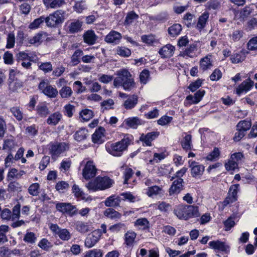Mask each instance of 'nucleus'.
<instances>
[{
  "mask_svg": "<svg viewBox=\"0 0 257 257\" xmlns=\"http://www.w3.org/2000/svg\"><path fill=\"white\" fill-rule=\"evenodd\" d=\"M209 246L215 250L227 253L229 251V246L224 242L220 240L212 241L209 242Z\"/></svg>",
  "mask_w": 257,
  "mask_h": 257,
  "instance_id": "16",
  "label": "nucleus"
},
{
  "mask_svg": "<svg viewBox=\"0 0 257 257\" xmlns=\"http://www.w3.org/2000/svg\"><path fill=\"white\" fill-rule=\"evenodd\" d=\"M138 98L136 95L130 96L123 102V106L126 109L134 108L138 103Z\"/></svg>",
  "mask_w": 257,
  "mask_h": 257,
  "instance_id": "25",
  "label": "nucleus"
},
{
  "mask_svg": "<svg viewBox=\"0 0 257 257\" xmlns=\"http://www.w3.org/2000/svg\"><path fill=\"white\" fill-rule=\"evenodd\" d=\"M72 192L74 196L78 198L83 199L84 198V193L79 187L74 184L72 187Z\"/></svg>",
  "mask_w": 257,
  "mask_h": 257,
  "instance_id": "60",
  "label": "nucleus"
},
{
  "mask_svg": "<svg viewBox=\"0 0 257 257\" xmlns=\"http://www.w3.org/2000/svg\"><path fill=\"white\" fill-rule=\"evenodd\" d=\"M247 49L250 51L257 50V36L252 38L247 43Z\"/></svg>",
  "mask_w": 257,
  "mask_h": 257,
  "instance_id": "64",
  "label": "nucleus"
},
{
  "mask_svg": "<svg viewBox=\"0 0 257 257\" xmlns=\"http://www.w3.org/2000/svg\"><path fill=\"white\" fill-rule=\"evenodd\" d=\"M118 75L121 80H133L131 74L126 70H122L119 71Z\"/></svg>",
  "mask_w": 257,
  "mask_h": 257,
  "instance_id": "56",
  "label": "nucleus"
},
{
  "mask_svg": "<svg viewBox=\"0 0 257 257\" xmlns=\"http://www.w3.org/2000/svg\"><path fill=\"white\" fill-rule=\"evenodd\" d=\"M225 167L228 171H234L238 168V163L230 158L225 164Z\"/></svg>",
  "mask_w": 257,
  "mask_h": 257,
  "instance_id": "48",
  "label": "nucleus"
},
{
  "mask_svg": "<svg viewBox=\"0 0 257 257\" xmlns=\"http://www.w3.org/2000/svg\"><path fill=\"white\" fill-rule=\"evenodd\" d=\"M16 146L15 141L12 139H6L4 141L3 150L11 152Z\"/></svg>",
  "mask_w": 257,
  "mask_h": 257,
  "instance_id": "39",
  "label": "nucleus"
},
{
  "mask_svg": "<svg viewBox=\"0 0 257 257\" xmlns=\"http://www.w3.org/2000/svg\"><path fill=\"white\" fill-rule=\"evenodd\" d=\"M112 181L107 177H97L94 181H90L86 186L89 190L96 191L104 190L111 187Z\"/></svg>",
  "mask_w": 257,
  "mask_h": 257,
  "instance_id": "3",
  "label": "nucleus"
},
{
  "mask_svg": "<svg viewBox=\"0 0 257 257\" xmlns=\"http://www.w3.org/2000/svg\"><path fill=\"white\" fill-rule=\"evenodd\" d=\"M220 151L217 148H215L213 151L210 153L206 157V159L210 161H216L218 159Z\"/></svg>",
  "mask_w": 257,
  "mask_h": 257,
  "instance_id": "47",
  "label": "nucleus"
},
{
  "mask_svg": "<svg viewBox=\"0 0 257 257\" xmlns=\"http://www.w3.org/2000/svg\"><path fill=\"white\" fill-rule=\"evenodd\" d=\"M191 140L192 137L190 135L185 134V136L183 137L180 143L183 150L186 151L192 150L193 145Z\"/></svg>",
  "mask_w": 257,
  "mask_h": 257,
  "instance_id": "26",
  "label": "nucleus"
},
{
  "mask_svg": "<svg viewBox=\"0 0 257 257\" xmlns=\"http://www.w3.org/2000/svg\"><path fill=\"white\" fill-rule=\"evenodd\" d=\"M84 165L82 170V176L86 180L90 179L96 175L97 169L93 161L83 160L81 165Z\"/></svg>",
  "mask_w": 257,
  "mask_h": 257,
  "instance_id": "5",
  "label": "nucleus"
},
{
  "mask_svg": "<svg viewBox=\"0 0 257 257\" xmlns=\"http://www.w3.org/2000/svg\"><path fill=\"white\" fill-rule=\"evenodd\" d=\"M45 7L48 9H58L65 4L64 0H43Z\"/></svg>",
  "mask_w": 257,
  "mask_h": 257,
  "instance_id": "19",
  "label": "nucleus"
},
{
  "mask_svg": "<svg viewBox=\"0 0 257 257\" xmlns=\"http://www.w3.org/2000/svg\"><path fill=\"white\" fill-rule=\"evenodd\" d=\"M251 126L250 120H243L240 121L236 125V130H241L244 133L249 130Z\"/></svg>",
  "mask_w": 257,
  "mask_h": 257,
  "instance_id": "38",
  "label": "nucleus"
},
{
  "mask_svg": "<svg viewBox=\"0 0 257 257\" xmlns=\"http://www.w3.org/2000/svg\"><path fill=\"white\" fill-rule=\"evenodd\" d=\"M253 85V81H243L236 89V93L240 95L249 91Z\"/></svg>",
  "mask_w": 257,
  "mask_h": 257,
  "instance_id": "22",
  "label": "nucleus"
},
{
  "mask_svg": "<svg viewBox=\"0 0 257 257\" xmlns=\"http://www.w3.org/2000/svg\"><path fill=\"white\" fill-rule=\"evenodd\" d=\"M36 114L40 117L45 118L50 114V110L45 102L39 103L36 107Z\"/></svg>",
  "mask_w": 257,
  "mask_h": 257,
  "instance_id": "17",
  "label": "nucleus"
},
{
  "mask_svg": "<svg viewBox=\"0 0 257 257\" xmlns=\"http://www.w3.org/2000/svg\"><path fill=\"white\" fill-rule=\"evenodd\" d=\"M56 208L59 212L71 216L77 213L76 207L69 203H57L56 204Z\"/></svg>",
  "mask_w": 257,
  "mask_h": 257,
  "instance_id": "7",
  "label": "nucleus"
},
{
  "mask_svg": "<svg viewBox=\"0 0 257 257\" xmlns=\"http://www.w3.org/2000/svg\"><path fill=\"white\" fill-rule=\"evenodd\" d=\"M173 212L178 219L184 220L200 216L198 207L195 205L179 204L175 206Z\"/></svg>",
  "mask_w": 257,
  "mask_h": 257,
  "instance_id": "2",
  "label": "nucleus"
},
{
  "mask_svg": "<svg viewBox=\"0 0 257 257\" xmlns=\"http://www.w3.org/2000/svg\"><path fill=\"white\" fill-rule=\"evenodd\" d=\"M209 13L205 12L199 17L198 22L196 25V28L199 31H200L205 28L209 18Z\"/></svg>",
  "mask_w": 257,
  "mask_h": 257,
  "instance_id": "30",
  "label": "nucleus"
},
{
  "mask_svg": "<svg viewBox=\"0 0 257 257\" xmlns=\"http://www.w3.org/2000/svg\"><path fill=\"white\" fill-rule=\"evenodd\" d=\"M134 137L130 134H125L123 138L116 142H107L105 144V150L110 155L115 157H121L127 150L128 146L133 144Z\"/></svg>",
  "mask_w": 257,
  "mask_h": 257,
  "instance_id": "1",
  "label": "nucleus"
},
{
  "mask_svg": "<svg viewBox=\"0 0 257 257\" xmlns=\"http://www.w3.org/2000/svg\"><path fill=\"white\" fill-rule=\"evenodd\" d=\"M49 227L62 240L67 241L71 238V234L67 229L61 228L57 224H51Z\"/></svg>",
  "mask_w": 257,
  "mask_h": 257,
  "instance_id": "6",
  "label": "nucleus"
},
{
  "mask_svg": "<svg viewBox=\"0 0 257 257\" xmlns=\"http://www.w3.org/2000/svg\"><path fill=\"white\" fill-rule=\"evenodd\" d=\"M122 38L120 33L115 31H111L105 37V41L108 43L118 44Z\"/></svg>",
  "mask_w": 257,
  "mask_h": 257,
  "instance_id": "15",
  "label": "nucleus"
},
{
  "mask_svg": "<svg viewBox=\"0 0 257 257\" xmlns=\"http://www.w3.org/2000/svg\"><path fill=\"white\" fill-rule=\"evenodd\" d=\"M189 163L192 177L200 178L204 172L205 167L195 161H192L190 163V161H189Z\"/></svg>",
  "mask_w": 257,
  "mask_h": 257,
  "instance_id": "9",
  "label": "nucleus"
},
{
  "mask_svg": "<svg viewBox=\"0 0 257 257\" xmlns=\"http://www.w3.org/2000/svg\"><path fill=\"white\" fill-rule=\"evenodd\" d=\"M21 205L19 203L15 205L13 208L12 212H11L12 220L14 221L20 216Z\"/></svg>",
  "mask_w": 257,
  "mask_h": 257,
  "instance_id": "50",
  "label": "nucleus"
},
{
  "mask_svg": "<svg viewBox=\"0 0 257 257\" xmlns=\"http://www.w3.org/2000/svg\"><path fill=\"white\" fill-rule=\"evenodd\" d=\"M175 49L174 46L171 44H167L160 49L159 53L162 58H168L173 56Z\"/></svg>",
  "mask_w": 257,
  "mask_h": 257,
  "instance_id": "18",
  "label": "nucleus"
},
{
  "mask_svg": "<svg viewBox=\"0 0 257 257\" xmlns=\"http://www.w3.org/2000/svg\"><path fill=\"white\" fill-rule=\"evenodd\" d=\"M40 185L37 183L32 184L28 188L29 194L33 196H36L39 194Z\"/></svg>",
  "mask_w": 257,
  "mask_h": 257,
  "instance_id": "51",
  "label": "nucleus"
},
{
  "mask_svg": "<svg viewBox=\"0 0 257 257\" xmlns=\"http://www.w3.org/2000/svg\"><path fill=\"white\" fill-rule=\"evenodd\" d=\"M39 89L49 97L54 98L58 95V91L55 88L48 85L45 81H41L39 85Z\"/></svg>",
  "mask_w": 257,
  "mask_h": 257,
  "instance_id": "10",
  "label": "nucleus"
},
{
  "mask_svg": "<svg viewBox=\"0 0 257 257\" xmlns=\"http://www.w3.org/2000/svg\"><path fill=\"white\" fill-rule=\"evenodd\" d=\"M137 237V233L132 230H128L124 235V244L128 247L134 245L135 242V239Z\"/></svg>",
  "mask_w": 257,
  "mask_h": 257,
  "instance_id": "20",
  "label": "nucleus"
},
{
  "mask_svg": "<svg viewBox=\"0 0 257 257\" xmlns=\"http://www.w3.org/2000/svg\"><path fill=\"white\" fill-rule=\"evenodd\" d=\"M143 123V121L138 117H128L124 119L123 124L128 127L136 129Z\"/></svg>",
  "mask_w": 257,
  "mask_h": 257,
  "instance_id": "21",
  "label": "nucleus"
},
{
  "mask_svg": "<svg viewBox=\"0 0 257 257\" xmlns=\"http://www.w3.org/2000/svg\"><path fill=\"white\" fill-rule=\"evenodd\" d=\"M22 189L21 185L17 182H11L8 185V191L11 192H15L21 191Z\"/></svg>",
  "mask_w": 257,
  "mask_h": 257,
  "instance_id": "62",
  "label": "nucleus"
},
{
  "mask_svg": "<svg viewBox=\"0 0 257 257\" xmlns=\"http://www.w3.org/2000/svg\"><path fill=\"white\" fill-rule=\"evenodd\" d=\"M146 194L150 197H154L157 195H162L163 194V190L159 186L154 185L148 187L146 189Z\"/></svg>",
  "mask_w": 257,
  "mask_h": 257,
  "instance_id": "24",
  "label": "nucleus"
},
{
  "mask_svg": "<svg viewBox=\"0 0 257 257\" xmlns=\"http://www.w3.org/2000/svg\"><path fill=\"white\" fill-rule=\"evenodd\" d=\"M83 51L80 49L76 50L71 57V63L76 65L80 62L79 57L83 55Z\"/></svg>",
  "mask_w": 257,
  "mask_h": 257,
  "instance_id": "53",
  "label": "nucleus"
},
{
  "mask_svg": "<svg viewBox=\"0 0 257 257\" xmlns=\"http://www.w3.org/2000/svg\"><path fill=\"white\" fill-rule=\"evenodd\" d=\"M141 40L144 43L148 45H152L156 41V38L153 35H143Z\"/></svg>",
  "mask_w": 257,
  "mask_h": 257,
  "instance_id": "63",
  "label": "nucleus"
},
{
  "mask_svg": "<svg viewBox=\"0 0 257 257\" xmlns=\"http://www.w3.org/2000/svg\"><path fill=\"white\" fill-rule=\"evenodd\" d=\"M11 111L14 116L18 120H21L23 118V113L20 108L17 106H14L11 108Z\"/></svg>",
  "mask_w": 257,
  "mask_h": 257,
  "instance_id": "58",
  "label": "nucleus"
},
{
  "mask_svg": "<svg viewBox=\"0 0 257 257\" xmlns=\"http://www.w3.org/2000/svg\"><path fill=\"white\" fill-rule=\"evenodd\" d=\"M121 83L125 90H131L135 87L134 81H114V84L116 86L117 84Z\"/></svg>",
  "mask_w": 257,
  "mask_h": 257,
  "instance_id": "44",
  "label": "nucleus"
},
{
  "mask_svg": "<svg viewBox=\"0 0 257 257\" xmlns=\"http://www.w3.org/2000/svg\"><path fill=\"white\" fill-rule=\"evenodd\" d=\"M182 30V26L179 24H175L170 27L168 31L172 37H176L179 35Z\"/></svg>",
  "mask_w": 257,
  "mask_h": 257,
  "instance_id": "36",
  "label": "nucleus"
},
{
  "mask_svg": "<svg viewBox=\"0 0 257 257\" xmlns=\"http://www.w3.org/2000/svg\"><path fill=\"white\" fill-rule=\"evenodd\" d=\"M69 184L65 181H59L56 185L55 188L59 192H64L69 188Z\"/></svg>",
  "mask_w": 257,
  "mask_h": 257,
  "instance_id": "55",
  "label": "nucleus"
},
{
  "mask_svg": "<svg viewBox=\"0 0 257 257\" xmlns=\"http://www.w3.org/2000/svg\"><path fill=\"white\" fill-rule=\"evenodd\" d=\"M88 136V130L84 127H81L75 132L74 138L76 141L80 142L86 139Z\"/></svg>",
  "mask_w": 257,
  "mask_h": 257,
  "instance_id": "31",
  "label": "nucleus"
},
{
  "mask_svg": "<svg viewBox=\"0 0 257 257\" xmlns=\"http://www.w3.org/2000/svg\"><path fill=\"white\" fill-rule=\"evenodd\" d=\"M104 215L107 218L115 221L121 217V214L120 213L111 208L106 209L104 212Z\"/></svg>",
  "mask_w": 257,
  "mask_h": 257,
  "instance_id": "32",
  "label": "nucleus"
},
{
  "mask_svg": "<svg viewBox=\"0 0 257 257\" xmlns=\"http://www.w3.org/2000/svg\"><path fill=\"white\" fill-rule=\"evenodd\" d=\"M134 226L140 229L146 230L150 227V222L146 218H140L134 222Z\"/></svg>",
  "mask_w": 257,
  "mask_h": 257,
  "instance_id": "34",
  "label": "nucleus"
},
{
  "mask_svg": "<svg viewBox=\"0 0 257 257\" xmlns=\"http://www.w3.org/2000/svg\"><path fill=\"white\" fill-rule=\"evenodd\" d=\"M24 151L25 150L23 148H20V149H19L15 157H14L15 161H17L18 160H21V163L22 164L26 163L27 162V160L26 159V158L23 157Z\"/></svg>",
  "mask_w": 257,
  "mask_h": 257,
  "instance_id": "54",
  "label": "nucleus"
},
{
  "mask_svg": "<svg viewBox=\"0 0 257 257\" xmlns=\"http://www.w3.org/2000/svg\"><path fill=\"white\" fill-rule=\"evenodd\" d=\"M116 51L117 54L124 57H128L131 54V50L124 47H118Z\"/></svg>",
  "mask_w": 257,
  "mask_h": 257,
  "instance_id": "61",
  "label": "nucleus"
},
{
  "mask_svg": "<svg viewBox=\"0 0 257 257\" xmlns=\"http://www.w3.org/2000/svg\"><path fill=\"white\" fill-rule=\"evenodd\" d=\"M65 12L57 10L46 18V24L49 27H56L61 25L65 20Z\"/></svg>",
  "mask_w": 257,
  "mask_h": 257,
  "instance_id": "4",
  "label": "nucleus"
},
{
  "mask_svg": "<svg viewBox=\"0 0 257 257\" xmlns=\"http://www.w3.org/2000/svg\"><path fill=\"white\" fill-rule=\"evenodd\" d=\"M67 146L65 143L56 142L52 144L50 148V153L53 158L58 157L67 149Z\"/></svg>",
  "mask_w": 257,
  "mask_h": 257,
  "instance_id": "8",
  "label": "nucleus"
},
{
  "mask_svg": "<svg viewBox=\"0 0 257 257\" xmlns=\"http://www.w3.org/2000/svg\"><path fill=\"white\" fill-rule=\"evenodd\" d=\"M214 61L211 54H207L202 58L199 61V68L202 71L210 69L213 66Z\"/></svg>",
  "mask_w": 257,
  "mask_h": 257,
  "instance_id": "13",
  "label": "nucleus"
},
{
  "mask_svg": "<svg viewBox=\"0 0 257 257\" xmlns=\"http://www.w3.org/2000/svg\"><path fill=\"white\" fill-rule=\"evenodd\" d=\"M43 35L42 34L38 33L33 37L28 39V42L30 44L33 45H39L43 41Z\"/></svg>",
  "mask_w": 257,
  "mask_h": 257,
  "instance_id": "41",
  "label": "nucleus"
},
{
  "mask_svg": "<svg viewBox=\"0 0 257 257\" xmlns=\"http://www.w3.org/2000/svg\"><path fill=\"white\" fill-rule=\"evenodd\" d=\"M245 57L244 53L242 52H240L238 53L232 55L230 57V60L233 63H238L243 61Z\"/></svg>",
  "mask_w": 257,
  "mask_h": 257,
  "instance_id": "45",
  "label": "nucleus"
},
{
  "mask_svg": "<svg viewBox=\"0 0 257 257\" xmlns=\"http://www.w3.org/2000/svg\"><path fill=\"white\" fill-rule=\"evenodd\" d=\"M62 118V114L59 112H55L50 115L47 119V123L51 125H56Z\"/></svg>",
  "mask_w": 257,
  "mask_h": 257,
  "instance_id": "28",
  "label": "nucleus"
},
{
  "mask_svg": "<svg viewBox=\"0 0 257 257\" xmlns=\"http://www.w3.org/2000/svg\"><path fill=\"white\" fill-rule=\"evenodd\" d=\"M160 135L159 132H152L147 134H142L140 140L143 142L144 146H152V142L155 140Z\"/></svg>",
  "mask_w": 257,
  "mask_h": 257,
  "instance_id": "12",
  "label": "nucleus"
},
{
  "mask_svg": "<svg viewBox=\"0 0 257 257\" xmlns=\"http://www.w3.org/2000/svg\"><path fill=\"white\" fill-rule=\"evenodd\" d=\"M101 234L98 230L88 234L85 240V245L88 248L93 247L99 240Z\"/></svg>",
  "mask_w": 257,
  "mask_h": 257,
  "instance_id": "11",
  "label": "nucleus"
},
{
  "mask_svg": "<svg viewBox=\"0 0 257 257\" xmlns=\"http://www.w3.org/2000/svg\"><path fill=\"white\" fill-rule=\"evenodd\" d=\"M105 129L102 127H99L96 130L92 136V141L94 143L101 144L102 138L104 137Z\"/></svg>",
  "mask_w": 257,
  "mask_h": 257,
  "instance_id": "27",
  "label": "nucleus"
},
{
  "mask_svg": "<svg viewBox=\"0 0 257 257\" xmlns=\"http://www.w3.org/2000/svg\"><path fill=\"white\" fill-rule=\"evenodd\" d=\"M84 257H102V252L100 249H93L86 251Z\"/></svg>",
  "mask_w": 257,
  "mask_h": 257,
  "instance_id": "52",
  "label": "nucleus"
},
{
  "mask_svg": "<svg viewBox=\"0 0 257 257\" xmlns=\"http://www.w3.org/2000/svg\"><path fill=\"white\" fill-rule=\"evenodd\" d=\"M73 10L78 13H81L83 11L86 10L88 6L84 0L78 1L75 2Z\"/></svg>",
  "mask_w": 257,
  "mask_h": 257,
  "instance_id": "37",
  "label": "nucleus"
},
{
  "mask_svg": "<svg viewBox=\"0 0 257 257\" xmlns=\"http://www.w3.org/2000/svg\"><path fill=\"white\" fill-rule=\"evenodd\" d=\"M173 120V117L167 115H163L157 120L158 124L164 126L170 123Z\"/></svg>",
  "mask_w": 257,
  "mask_h": 257,
  "instance_id": "59",
  "label": "nucleus"
},
{
  "mask_svg": "<svg viewBox=\"0 0 257 257\" xmlns=\"http://www.w3.org/2000/svg\"><path fill=\"white\" fill-rule=\"evenodd\" d=\"M75 229L81 233H85L91 231L92 227L88 222L77 221L75 223Z\"/></svg>",
  "mask_w": 257,
  "mask_h": 257,
  "instance_id": "23",
  "label": "nucleus"
},
{
  "mask_svg": "<svg viewBox=\"0 0 257 257\" xmlns=\"http://www.w3.org/2000/svg\"><path fill=\"white\" fill-rule=\"evenodd\" d=\"M183 179L182 178H178L174 180L169 189V195L172 196L179 193L183 189Z\"/></svg>",
  "mask_w": 257,
  "mask_h": 257,
  "instance_id": "14",
  "label": "nucleus"
},
{
  "mask_svg": "<svg viewBox=\"0 0 257 257\" xmlns=\"http://www.w3.org/2000/svg\"><path fill=\"white\" fill-rule=\"evenodd\" d=\"M94 112L89 109L82 110L79 112L80 118L81 121H88L94 116Z\"/></svg>",
  "mask_w": 257,
  "mask_h": 257,
  "instance_id": "35",
  "label": "nucleus"
},
{
  "mask_svg": "<svg viewBox=\"0 0 257 257\" xmlns=\"http://www.w3.org/2000/svg\"><path fill=\"white\" fill-rule=\"evenodd\" d=\"M120 202L119 197L111 195L106 199L104 204L107 207H115L119 205Z\"/></svg>",
  "mask_w": 257,
  "mask_h": 257,
  "instance_id": "33",
  "label": "nucleus"
},
{
  "mask_svg": "<svg viewBox=\"0 0 257 257\" xmlns=\"http://www.w3.org/2000/svg\"><path fill=\"white\" fill-rule=\"evenodd\" d=\"M36 240L37 237L35 233L32 232H27L24 237V240L28 243L34 244Z\"/></svg>",
  "mask_w": 257,
  "mask_h": 257,
  "instance_id": "49",
  "label": "nucleus"
},
{
  "mask_svg": "<svg viewBox=\"0 0 257 257\" xmlns=\"http://www.w3.org/2000/svg\"><path fill=\"white\" fill-rule=\"evenodd\" d=\"M44 22H46V18L41 16L39 18L35 19L32 22L29 26V28L31 29H36L39 27L41 24H43Z\"/></svg>",
  "mask_w": 257,
  "mask_h": 257,
  "instance_id": "46",
  "label": "nucleus"
},
{
  "mask_svg": "<svg viewBox=\"0 0 257 257\" xmlns=\"http://www.w3.org/2000/svg\"><path fill=\"white\" fill-rule=\"evenodd\" d=\"M138 18L139 16L134 11L130 12L126 15L124 22V25H131L135 20L137 19Z\"/></svg>",
  "mask_w": 257,
  "mask_h": 257,
  "instance_id": "42",
  "label": "nucleus"
},
{
  "mask_svg": "<svg viewBox=\"0 0 257 257\" xmlns=\"http://www.w3.org/2000/svg\"><path fill=\"white\" fill-rule=\"evenodd\" d=\"M38 245L39 247L45 251H48L53 246L51 242L49 241L47 239L45 238L42 239L39 241Z\"/></svg>",
  "mask_w": 257,
  "mask_h": 257,
  "instance_id": "43",
  "label": "nucleus"
},
{
  "mask_svg": "<svg viewBox=\"0 0 257 257\" xmlns=\"http://www.w3.org/2000/svg\"><path fill=\"white\" fill-rule=\"evenodd\" d=\"M114 101L112 99H108L103 101L101 103V109L103 111L104 110H108L112 108V105L114 104Z\"/></svg>",
  "mask_w": 257,
  "mask_h": 257,
  "instance_id": "57",
  "label": "nucleus"
},
{
  "mask_svg": "<svg viewBox=\"0 0 257 257\" xmlns=\"http://www.w3.org/2000/svg\"><path fill=\"white\" fill-rule=\"evenodd\" d=\"M97 36L94 32L92 30L87 31L83 35V39L85 43L89 45L95 44L97 40Z\"/></svg>",
  "mask_w": 257,
  "mask_h": 257,
  "instance_id": "29",
  "label": "nucleus"
},
{
  "mask_svg": "<svg viewBox=\"0 0 257 257\" xmlns=\"http://www.w3.org/2000/svg\"><path fill=\"white\" fill-rule=\"evenodd\" d=\"M82 23L78 20L72 22L69 26V30L71 33H77L81 31Z\"/></svg>",
  "mask_w": 257,
  "mask_h": 257,
  "instance_id": "40",
  "label": "nucleus"
}]
</instances>
